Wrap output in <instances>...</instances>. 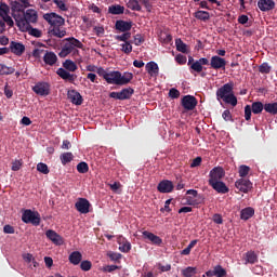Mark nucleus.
<instances>
[{
	"mask_svg": "<svg viewBox=\"0 0 277 277\" xmlns=\"http://www.w3.org/2000/svg\"><path fill=\"white\" fill-rule=\"evenodd\" d=\"M104 80L113 85H127L133 81V74L126 71L122 75L120 71H107Z\"/></svg>",
	"mask_w": 277,
	"mask_h": 277,
	"instance_id": "obj_3",
	"label": "nucleus"
},
{
	"mask_svg": "<svg viewBox=\"0 0 277 277\" xmlns=\"http://www.w3.org/2000/svg\"><path fill=\"white\" fill-rule=\"evenodd\" d=\"M75 207L78 213H82L83 215H85L90 212V207H92V205L88 199L79 198L78 201L75 203Z\"/></svg>",
	"mask_w": 277,
	"mask_h": 277,
	"instance_id": "obj_12",
	"label": "nucleus"
},
{
	"mask_svg": "<svg viewBox=\"0 0 277 277\" xmlns=\"http://www.w3.org/2000/svg\"><path fill=\"white\" fill-rule=\"evenodd\" d=\"M175 62H177V64H181V65L187 64V56L182 55V54H177L175 56Z\"/></svg>",
	"mask_w": 277,
	"mask_h": 277,
	"instance_id": "obj_57",
	"label": "nucleus"
},
{
	"mask_svg": "<svg viewBox=\"0 0 277 277\" xmlns=\"http://www.w3.org/2000/svg\"><path fill=\"white\" fill-rule=\"evenodd\" d=\"M80 268L82 272H90L92 269V262L84 260L80 263Z\"/></svg>",
	"mask_w": 277,
	"mask_h": 277,
	"instance_id": "obj_49",
	"label": "nucleus"
},
{
	"mask_svg": "<svg viewBox=\"0 0 277 277\" xmlns=\"http://www.w3.org/2000/svg\"><path fill=\"white\" fill-rule=\"evenodd\" d=\"M9 51L13 53L14 55L21 56L23 53H25V44L16 41H11Z\"/></svg>",
	"mask_w": 277,
	"mask_h": 277,
	"instance_id": "obj_20",
	"label": "nucleus"
},
{
	"mask_svg": "<svg viewBox=\"0 0 277 277\" xmlns=\"http://www.w3.org/2000/svg\"><path fill=\"white\" fill-rule=\"evenodd\" d=\"M248 174H250V167H248L246 164H241L239 167V176L241 179H246V176H248Z\"/></svg>",
	"mask_w": 277,
	"mask_h": 277,
	"instance_id": "obj_44",
	"label": "nucleus"
},
{
	"mask_svg": "<svg viewBox=\"0 0 277 277\" xmlns=\"http://www.w3.org/2000/svg\"><path fill=\"white\" fill-rule=\"evenodd\" d=\"M116 269H120V267H118V265H106L104 266L103 272L111 274V272H116Z\"/></svg>",
	"mask_w": 277,
	"mask_h": 277,
	"instance_id": "obj_58",
	"label": "nucleus"
},
{
	"mask_svg": "<svg viewBox=\"0 0 277 277\" xmlns=\"http://www.w3.org/2000/svg\"><path fill=\"white\" fill-rule=\"evenodd\" d=\"M82 259H83V254H81V252L79 251H74L69 254V263H71V265H79Z\"/></svg>",
	"mask_w": 277,
	"mask_h": 277,
	"instance_id": "obj_26",
	"label": "nucleus"
},
{
	"mask_svg": "<svg viewBox=\"0 0 277 277\" xmlns=\"http://www.w3.org/2000/svg\"><path fill=\"white\" fill-rule=\"evenodd\" d=\"M210 66L214 70H220V68H226V60L220 57L219 55H214L211 57Z\"/></svg>",
	"mask_w": 277,
	"mask_h": 277,
	"instance_id": "obj_19",
	"label": "nucleus"
},
{
	"mask_svg": "<svg viewBox=\"0 0 277 277\" xmlns=\"http://www.w3.org/2000/svg\"><path fill=\"white\" fill-rule=\"evenodd\" d=\"M226 176V171L222 167H214L209 173L208 183H215L222 181V179Z\"/></svg>",
	"mask_w": 277,
	"mask_h": 277,
	"instance_id": "obj_10",
	"label": "nucleus"
},
{
	"mask_svg": "<svg viewBox=\"0 0 277 277\" xmlns=\"http://www.w3.org/2000/svg\"><path fill=\"white\" fill-rule=\"evenodd\" d=\"M133 41H128L126 43H121V51L122 53H126V55H130V53H133Z\"/></svg>",
	"mask_w": 277,
	"mask_h": 277,
	"instance_id": "obj_35",
	"label": "nucleus"
},
{
	"mask_svg": "<svg viewBox=\"0 0 277 277\" xmlns=\"http://www.w3.org/2000/svg\"><path fill=\"white\" fill-rule=\"evenodd\" d=\"M49 34L55 38H64V36H66V30L60 29V26H54L49 30Z\"/></svg>",
	"mask_w": 277,
	"mask_h": 277,
	"instance_id": "obj_31",
	"label": "nucleus"
},
{
	"mask_svg": "<svg viewBox=\"0 0 277 277\" xmlns=\"http://www.w3.org/2000/svg\"><path fill=\"white\" fill-rule=\"evenodd\" d=\"M128 8L134 12H142V2L140 1H129Z\"/></svg>",
	"mask_w": 277,
	"mask_h": 277,
	"instance_id": "obj_40",
	"label": "nucleus"
},
{
	"mask_svg": "<svg viewBox=\"0 0 277 277\" xmlns=\"http://www.w3.org/2000/svg\"><path fill=\"white\" fill-rule=\"evenodd\" d=\"M29 8V1H13L11 2V14L19 30H27L31 25L38 23V12Z\"/></svg>",
	"mask_w": 277,
	"mask_h": 277,
	"instance_id": "obj_1",
	"label": "nucleus"
},
{
	"mask_svg": "<svg viewBox=\"0 0 277 277\" xmlns=\"http://www.w3.org/2000/svg\"><path fill=\"white\" fill-rule=\"evenodd\" d=\"M195 18H197L198 21L207 22L211 18V15L209 14V12L206 11H197L195 12Z\"/></svg>",
	"mask_w": 277,
	"mask_h": 277,
	"instance_id": "obj_34",
	"label": "nucleus"
},
{
	"mask_svg": "<svg viewBox=\"0 0 277 277\" xmlns=\"http://www.w3.org/2000/svg\"><path fill=\"white\" fill-rule=\"evenodd\" d=\"M43 62L44 64H47L48 66H55V64H57V55L55 54V52H49L47 51L43 54Z\"/></svg>",
	"mask_w": 277,
	"mask_h": 277,
	"instance_id": "obj_23",
	"label": "nucleus"
},
{
	"mask_svg": "<svg viewBox=\"0 0 277 277\" xmlns=\"http://www.w3.org/2000/svg\"><path fill=\"white\" fill-rule=\"evenodd\" d=\"M108 14H114V15L124 14V6L120 4H113L108 6Z\"/></svg>",
	"mask_w": 277,
	"mask_h": 277,
	"instance_id": "obj_28",
	"label": "nucleus"
},
{
	"mask_svg": "<svg viewBox=\"0 0 277 277\" xmlns=\"http://www.w3.org/2000/svg\"><path fill=\"white\" fill-rule=\"evenodd\" d=\"M77 171L79 174H88L90 172V166H88V162L82 161L77 164Z\"/></svg>",
	"mask_w": 277,
	"mask_h": 277,
	"instance_id": "obj_37",
	"label": "nucleus"
},
{
	"mask_svg": "<svg viewBox=\"0 0 277 277\" xmlns=\"http://www.w3.org/2000/svg\"><path fill=\"white\" fill-rule=\"evenodd\" d=\"M186 205H189L190 207H196V205H200V201L195 199V197L187 196L186 197Z\"/></svg>",
	"mask_w": 277,
	"mask_h": 277,
	"instance_id": "obj_53",
	"label": "nucleus"
},
{
	"mask_svg": "<svg viewBox=\"0 0 277 277\" xmlns=\"http://www.w3.org/2000/svg\"><path fill=\"white\" fill-rule=\"evenodd\" d=\"M132 27H133V22H127L124 19H118L115 23V29L117 31H120L121 34H124L127 31H131Z\"/></svg>",
	"mask_w": 277,
	"mask_h": 277,
	"instance_id": "obj_16",
	"label": "nucleus"
},
{
	"mask_svg": "<svg viewBox=\"0 0 277 277\" xmlns=\"http://www.w3.org/2000/svg\"><path fill=\"white\" fill-rule=\"evenodd\" d=\"M169 96L170 98H179V96H181V91H179V89H170L169 91Z\"/></svg>",
	"mask_w": 277,
	"mask_h": 277,
	"instance_id": "obj_55",
	"label": "nucleus"
},
{
	"mask_svg": "<svg viewBox=\"0 0 277 277\" xmlns=\"http://www.w3.org/2000/svg\"><path fill=\"white\" fill-rule=\"evenodd\" d=\"M60 159H61V163L63 166H66L67 163H70V161H72L75 159V156L72 155V153L67 151V153H63L60 156Z\"/></svg>",
	"mask_w": 277,
	"mask_h": 277,
	"instance_id": "obj_30",
	"label": "nucleus"
},
{
	"mask_svg": "<svg viewBox=\"0 0 277 277\" xmlns=\"http://www.w3.org/2000/svg\"><path fill=\"white\" fill-rule=\"evenodd\" d=\"M196 105H198V100L194 95H185L182 98V107H184L186 111H193V109H196Z\"/></svg>",
	"mask_w": 277,
	"mask_h": 277,
	"instance_id": "obj_11",
	"label": "nucleus"
},
{
	"mask_svg": "<svg viewBox=\"0 0 277 277\" xmlns=\"http://www.w3.org/2000/svg\"><path fill=\"white\" fill-rule=\"evenodd\" d=\"M22 166H23V162H21V160H15L12 163L11 170H13V172H18V170H21Z\"/></svg>",
	"mask_w": 277,
	"mask_h": 277,
	"instance_id": "obj_59",
	"label": "nucleus"
},
{
	"mask_svg": "<svg viewBox=\"0 0 277 277\" xmlns=\"http://www.w3.org/2000/svg\"><path fill=\"white\" fill-rule=\"evenodd\" d=\"M77 68H78L77 64L74 61L66 60L63 63V68H58L56 74L64 81H68L69 83H75V81H77V75L70 74V72H75Z\"/></svg>",
	"mask_w": 277,
	"mask_h": 277,
	"instance_id": "obj_4",
	"label": "nucleus"
},
{
	"mask_svg": "<svg viewBox=\"0 0 277 277\" xmlns=\"http://www.w3.org/2000/svg\"><path fill=\"white\" fill-rule=\"evenodd\" d=\"M264 111L267 114H272L273 116H276L277 114V103H268L264 105Z\"/></svg>",
	"mask_w": 277,
	"mask_h": 277,
	"instance_id": "obj_33",
	"label": "nucleus"
},
{
	"mask_svg": "<svg viewBox=\"0 0 277 277\" xmlns=\"http://www.w3.org/2000/svg\"><path fill=\"white\" fill-rule=\"evenodd\" d=\"M182 276L183 277H194V276H196V267L188 266V267L182 269Z\"/></svg>",
	"mask_w": 277,
	"mask_h": 277,
	"instance_id": "obj_41",
	"label": "nucleus"
},
{
	"mask_svg": "<svg viewBox=\"0 0 277 277\" xmlns=\"http://www.w3.org/2000/svg\"><path fill=\"white\" fill-rule=\"evenodd\" d=\"M248 21H250V18L248 17V15H240L238 17V23L240 25H246L248 23Z\"/></svg>",
	"mask_w": 277,
	"mask_h": 277,
	"instance_id": "obj_64",
	"label": "nucleus"
},
{
	"mask_svg": "<svg viewBox=\"0 0 277 277\" xmlns=\"http://www.w3.org/2000/svg\"><path fill=\"white\" fill-rule=\"evenodd\" d=\"M32 92L38 96H49L51 94V84L49 82L39 81L32 87Z\"/></svg>",
	"mask_w": 277,
	"mask_h": 277,
	"instance_id": "obj_7",
	"label": "nucleus"
},
{
	"mask_svg": "<svg viewBox=\"0 0 277 277\" xmlns=\"http://www.w3.org/2000/svg\"><path fill=\"white\" fill-rule=\"evenodd\" d=\"M120 252H131V242L124 241L120 247H119Z\"/></svg>",
	"mask_w": 277,
	"mask_h": 277,
	"instance_id": "obj_52",
	"label": "nucleus"
},
{
	"mask_svg": "<svg viewBox=\"0 0 277 277\" xmlns=\"http://www.w3.org/2000/svg\"><path fill=\"white\" fill-rule=\"evenodd\" d=\"M44 21L51 25V27H62L64 25V19L62 16L57 15L56 13H45L43 15Z\"/></svg>",
	"mask_w": 277,
	"mask_h": 277,
	"instance_id": "obj_9",
	"label": "nucleus"
},
{
	"mask_svg": "<svg viewBox=\"0 0 277 277\" xmlns=\"http://www.w3.org/2000/svg\"><path fill=\"white\" fill-rule=\"evenodd\" d=\"M131 32L130 31H126L122 35H116L115 36V40H118V42H131Z\"/></svg>",
	"mask_w": 277,
	"mask_h": 277,
	"instance_id": "obj_36",
	"label": "nucleus"
},
{
	"mask_svg": "<svg viewBox=\"0 0 277 277\" xmlns=\"http://www.w3.org/2000/svg\"><path fill=\"white\" fill-rule=\"evenodd\" d=\"M0 17L4 22V25L9 27H14V19L10 16V6L3 2L0 3Z\"/></svg>",
	"mask_w": 277,
	"mask_h": 277,
	"instance_id": "obj_8",
	"label": "nucleus"
},
{
	"mask_svg": "<svg viewBox=\"0 0 277 277\" xmlns=\"http://www.w3.org/2000/svg\"><path fill=\"white\" fill-rule=\"evenodd\" d=\"M252 114L259 115L263 113V109H265V105L262 104V102H253L251 104Z\"/></svg>",
	"mask_w": 277,
	"mask_h": 277,
	"instance_id": "obj_32",
	"label": "nucleus"
},
{
	"mask_svg": "<svg viewBox=\"0 0 277 277\" xmlns=\"http://www.w3.org/2000/svg\"><path fill=\"white\" fill-rule=\"evenodd\" d=\"M3 233L5 235H14V233H15L14 226H12V225H4Z\"/></svg>",
	"mask_w": 277,
	"mask_h": 277,
	"instance_id": "obj_60",
	"label": "nucleus"
},
{
	"mask_svg": "<svg viewBox=\"0 0 277 277\" xmlns=\"http://www.w3.org/2000/svg\"><path fill=\"white\" fill-rule=\"evenodd\" d=\"M14 67H8L4 64H0V75H14Z\"/></svg>",
	"mask_w": 277,
	"mask_h": 277,
	"instance_id": "obj_42",
	"label": "nucleus"
},
{
	"mask_svg": "<svg viewBox=\"0 0 277 277\" xmlns=\"http://www.w3.org/2000/svg\"><path fill=\"white\" fill-rule=\"evenodd\" d=\"M45 236L50 239V241H52V243H54V246H62V243H64V238H62V236H60V234L53 229H48L45 232Z\"/></svg>",
	"mask_w": 277,
	"mask_h": 277,
	"instance_id": "obj_18",
	"label": "nucleus"
},
{
	"mask_svg": "<svg viewBox=\"0 0 277 277\" xmlns=\"http://www.w3.org/2000/svg\"><path fill=\"white\" fill-rule=\"evenodd\" d=\"M44 53H47V50L42 48H37L32 51V57H36V60H40L42 55H44Z\"/></svg>",
	"mask_w": 277,
	"mask_h": 277,
	"instance_id": "obj_47",
	"label": "nucleus"
},
{
	"mask_svg": "<svg viewBox=\"0 0 277 277\" xmlns=\"http://www.w3.org/2000/svg\"><path fill=\"white\" fill-rule=\"evenodd\" d=\"M145 70L151 77H159V65L156 62H148L145 66Z\"/></svg>",
	"mask_w": 277,
	"mask_h": 277,
	"instance_id": "obj_22",
	"label": "nucleus"
},
{
	"mask_svg": "<svg viewBox=\"0 0 277 277\" xmlns=\"http://www.w3.org/2000/svg\"><path fill=\"white\" fill-rule=\"evenodd\" d=\"M235 187L238 192H242V194H248V192L252 189V182H250V180L240 179L236 181Z\"/></svg>",
	"mask_w": 277,
	"mask_h": 277,
	"instance_id": "obj_13",
	"label": "nucleus"
},
{
	"mask_svg": "<svg viewBox=\"0 0 277 277\" xmlns=\"http://www.w3.org/2000/svg\"><path fill=\"white\" fill-rule=\"evenodd\" d=\"M210 187L214 189V192H217V194H228L229 189L228 186H226V183L219 181V182H211L209 183Z\"/></svg>",
	"mask_w": 277,
	"mask_h": 277,
	"instance_id": "obj_21",
	"label": "nucleus"
},
{
	"mask_svg": "<svg viewBox=\"0 0 277 277\" xmlns=\"http://www.w3.org/2000/svg\"><path fill=\"white\" fill-rule=\"evenodd\" d=\"M235 83L227 82L223 87L216 90V100L224 101L227 105H232V107H237V96H235Z\"/></svg>",
	"mask_w": 277,
	"mask_h": 277,
	"instance_id": "obj_2",
	"label": "nucleus"
},
{
	"mask_svg": "<svg viewBox=\"0 0 277 277\" xmlns=\"http://www.w3.org/2000/svg\"><path fill=\"white\" fill-rule=\"evenodd\" d=\"M245 119L247 121L252 120V107L250 105L245 107Z\"/></svg>",
	"mask_w": 277,
	"mask_h": 277,
	"instance_id": "obj_51",
	"label": "nucleus"
},
{
	"mask_svg": "<svg viewBox=\"0 0 277 277\" xmlns=\"http://www.w3.org/2000/svg\"><path fill=\"white\" fill-rule=\"evenodd\" d=\"M254 215V208L247 207L240 211V220L248 222Z\"/></svg>",
	"mask_w": 277,
	"mask_h": 277,
	"instance_id": "obj_25",
	"label": "nucleus"
},
{
	"mask_svg": "<svg viewBox=\"0 0 277 277\" xmlns=\"http://www.w3.org/2000/svg\"><path fill=\"white\" fill-rule=\"evenodd\" d=\"M145 39L144 36L137 34L134 36V41H132V44H135V47H140L141 44H144Z\"/></svg>",
	"mask_w": 277,
	"mask_h": 277,
	"instance_id": "obj_50",
	"label": "nucleus"
},
{
	"mask_svg": "<svg viewBox=\"0 0 277 277\" xmlns=\"http://www.w3.org/2000/svg\"><path fill=\"white\" fill-rule=\"evenodd\" d=\"M175 47L180 53H187V44L182 39H175Z\"/></svg>",
	"mask_w": 277,
	"mask_h": 277,
	"instance_id": "obj_38",
	"label": "nucleus"
},
{
	"mask_svg": "<svg viewBox=\"0 0 277 277\" xmlns=\"http://www.w3.org/2000/svg\"><path fill=\"white\" fill-rule=\"evenodd\" d=\"M160 40L161 42H163V44H170V42H172V35L168 32H162L160 35Z\"/></svg>",
	"mask_w": 277,
	"mask_h": 277,
	"instance_id": "obj_48",
	"label": "nucleus"
},
{
	"mask_svg": "<svg viewBox=\"0 0 277 277\" xmlns=\"http://www.w3.org/2000/svg\"><path fill=\"white\" fill-rule=\"evenodd\" d=\"M258 262H259V256L254 251H248L246 253V265H248V263H250L251 265H254V263H258Z\"/></svg>",
	"mask_w": 277,
	"mask_h": 277,
	"instance_id": "obj_29",
	"label": "nucleus"
},
{
	"mask_svg": "<svg viewBox=\"0 0 277 277\" xmlns=\"http://www.w3.org/2000/svg\"><path fill=\"white\" fill-rule=\"evenodd\" d=\"M132 94H135V90L131 87L122 89L119 92L121 101H129V98H131Z\"/></svg>",
	"mask_w": 277,
	"mask_h": 277,
	"instance_id": "obj_27",
	"label": "nucleus"
},
{
	"mask_svg": "<svg viewBox=\"0 0 277 277\" xmlns=\"http://www.w3.org/2000/svg\"><path fill=\"white\" fill-rule=\"evenodd\" d=\"M142 235H143V239H145V241H150L153 246H161V243H163V239H161V237L148 230H144Z\"/></svg>",
	"mask_w": 277,
	"mask_h": 277,
	"instance_id": "obj_15",
	"label": "nucleus"
},
{
	"mask_svg": "<svg viewBox=\"0 0 277 277\" xmlns=\"http://www.w3.org/2000/svg\"><path fill=\"white\" fill-rule=\"evenodd\" d=\"M258 6L262 12H269L276 8V2L274 1H258Z\"/></svg>",
	"mask_w": 277,
	"mask_h": 277,
	"instance_id": "obj_24",
	"label": "nucleus"
},
{
	"mask_svg": "<svg viewBox=\"0 0 277 277\" xmlns=\"http://www.w3.org/2000/svg\"><path fill=\"white\" fill-rule=\"evenodd\" d=\"M192 70H194L195 72H202V66L200 65V63L198 61H196L195 63H193L190 65Z\"/></svg>",
	"mask_w": 277,
	"mask_h": 277,
	"instance_id": "obj_56",
	"label": "nucleus"
},
{
	"mask_svg": "<svg viewBox=\"0 0 277 277\" xmlns=\"http://www.w3.org/2000/svg\"><path fill=\"white\" fill-rule=\"evenodd\" d=\"M37 170L38 172H41V174H49V166H47V163L44 162H39L37 164Z\"/></svg>",
	"mask_w": 277,
	"mask_h": 277,
	"instance_id": "obj_46",
	"label": "nucleus"
},
{
	"mask_svg": "<svg viewBox=\"0 0 277 277\" xmlns=\"http://www.w3.org/2000/svg\"><path fill=\"white\" fill-rule=\"evenodd\" d=\"M214 274L216 277H226L227 276L226 269L224 267H222V265L214 266Z\"/></svg>",
	"mask_w": 277,
	"mask_h": 277,
	"instance_id": "obj_43",
	"label": "nucleus"
},
{
	"mask_svg": "<svg viewBox=\"0 0 277 277\" xmlns=\"http://www.w3.org/2000/svg\"><path fill=\"white\" fill-rule=\"evenodd\" d=\"M67 98L72 103V105H82L83 96L77 90H70L67 92Z\"/></svg>",
	"mask_w": 277,
	"mask_h": 277,
	"instance_id": "obj_17",
	"label": "nucleus"
},
{
	"mask_svg": "<svg viewBox=\"0 0 277 277\" xmlns=\"http://www.w3.org/2000/svg\"><path fill=\"white\" fill-rule=\"evenodd\" d=\"M160 194H172L174 192V184L170 180L161 181L157 186Z\"/></svg>",
	"mask_w": 277,
	"mask_h": 277,
	"instance_id": "obj_14",
	"label": "nucleus"
},
{
	"mask_svg": "<svg viewBox=\"0 0 277 277\" xmlns=\"http://www.w3.org/2000/svg\"><path fill=\"white\" fill-rule=\"evenodd\" d=\"M21 31H27L29 36H32L34 38H42V30L38 28H32L31 26H29L28 29L21 30Z\"/></svg>",
	"mask_w": 277,
	"mask_h": 277,
	"instance_id": "obj_39",
	"label": "nucleus"
},
{
	"mask_svg": "<svg viewBox=\"0 0 277 277\" xmlns=\"http://www.w3.org/2000/svg\"><path fill=\"white\" fill-rule=\"evenodd\" d=\"M259 71L262 72V75H269L272 72V67L267 63H263L259 67Z\"/></svg>",
	"mask_w": 277,
	"mask_h": 277,
	"instance_id": "obj_45",
	"label": "nucleus"
},
{
	"mask_svg": "<svg viewBox=\"0 0 277 277\" xmlns=\"http://www.w3.org/2000/svg\"><path fill=\"white\" fill-rule=\"evenodd\" d=\"M222 118H223V120H225V122L233 121V115L230 114V110H228V109L224 110L222 114Z\"/></svg>",
	"mask_w": 277,
	"mask_h": 277,
	"instance_id": "obj_54",
	"label": "nucleus"
},
{
	"mask_svg": "<svg viewBox=\"0 0 277 277\" xmlns=\"http://www.w3.org/2000/svg\"><path fill=\"white\" fill-rule=\"evenodd\" d=\"M87 79H90L91 83H98V77L96 76V74H88Z\"/></svg>",
	"mask_w": 277,
	"mask_h": 277,
	"instance_id": "obj_61",
	"label": "nucleus"
},
{
	"mask_svg": "<svg viewBox=\"0 0 277 277\" xmlns=\"http://www.w3.org/2000/svg\"><path fill=\"white\" fill-rule=\"evenodd\" d=\"M77 49H83V42L79 41V39L75 37L65 38L62 50L58 53V57H68V55H70L72 51Z\"/></svg>",
	"mask_w": 277,
	"mask_h": 277,
	"instance_id": "obj_5",
	"label": "nucleus"
},
{
	"mask_svg": "<svg viewBox=\"0 0 277 277\" xmlns=\"http://www.w3.org/2000/svg\"><path fill=\"white\" fill-rule=\"evenodd\" d=\"M22 221L24 224H34V226H40V213L27 209L22 214Z\"/></svg>",
	"mask_w": 277,
	"mask_h": 277,
	"instance_id": "obj_6",
	"label": "nucleus"
},
{
	"mask_svg": "<svg viewBox=\"0 0 277 277\" xmlns=\"http://www.w3.org/2000/svg\"><path fill=\"white\" fill-rule=\"evenodd\" d=\"M200 163H202V157H197L190 163V168H198V166H200Z\"/></svg>",
	"mask_w": 277,
	"mask_h": 277,
	"instance_id": "obj_62",
	"label": "nucleus"
},
{
	"mask_svg": "<svg viewBox=\"0 0 277 277\" xmlns=\"http://www.w3.org/2000/svg\"><path fill=\"white\" fill-rule=\"evenodd\" d=\"M96 72H97L98 77H103L104 79H106V77H107V70H105V68L98 67V68L96 69Z\"/></svg>",
	"mask_w": 277,
	"mask_h": 277,
	"instance_id": "obj_63",
	"label": "nucleus"
}]
</instances>
